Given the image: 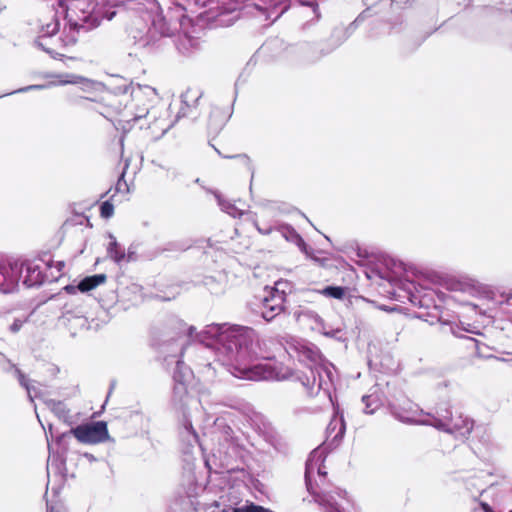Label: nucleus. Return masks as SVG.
I'll return each mask as SVG.
<instances>
[{"instance_id": "obj_5", "label": "nucleus", "mask_w": 512, "mask_h": 512, "mask_svg": "<svg viewBox=\"0 0 512 512\" xmlns=\"http://www.w3.org/2000/svg\"><path fill=\"white\" fill-rule=\"evenodd\" d=\"M432 426L465 438L471 433L473 429V421L467 417H463L462 415L451 418L449 420H446L445 416L439 415L438 418H433Z\"/></svg>"}, {"instance_id": "obj_13", "label": "nucleus", "mask_w": 512, "mask_h": 512, "mask_svg": "<svg viewBox=\"0 0 512 512\" xmlns=\"http://www.w3.org/2000/svg\"><path fill=\"white\" fill-rule=\"evenodd\" d=\"M111 239L108 247V256L115 262L120 263L125 259V252L120 249L114 236L110 235Z\"/></svg>"}, {"instance_id": "obj_8", "label": "nucleus", "mask_w": 512, "mask_h": 512, "mask_svg": "<svg viewBox=\"0 0 512 512\" xmlns=\"http://www.w3.org/2000/svg\"><path fill=\"white\" fill-rule=\"evenodd\" d=\"M337 497L344 498V494L321 492L314 495V500L324 512H343Z\"/></svg>"}, {"instance_id": "obj_23", "label": "nucleus", "mask_w": 512, "mask_h": 512, "mask_svg": "<svg viewBox=\"0 0 512 512\" xmlns=\"http://www.w3.org/2000/svg\"><path fill=\"white\" fill-rule=\"evenodd\" d=\"M297 239H298V242H299V246L301 247L302 251L307 253V250H306V245L305 243L303 242V240L297 235Z\"/></svg>"}, {"instance_id": "obj_9", "label": "nucleus", "mask_w": 512, "mask_h": 512, "mask_svg": "<svg viewBox=\"0 0 512 512\" xmlns=\"http://www.w3.org/2000/svg\"><path fill=\"white\" fill-rule=\"evenodd\" d=\"M148 114V108L146 106H137L135 103H130L125 106V109L121 112V118L118 120V125L122 129H126L125 124H129L131 121H137L145 117Z\"/></svg>"}, {"instance_id": "obj_22", "label": "nucleus", "mask_w": 512, "mask_h": 512, "mask_svg": "<svg viewBox=\"0 0 512 512\" xmlns=\"http://www.w3.org/2000/svg\"><path fill=\"white\" fill-rule=\"evenodd\" d=\"M30 89H32V86H26L24 88H21V89H18V90H15L13 92H7V93H4V94H1L0 95V98L3 97V96H6V95H10V94H14V93H18V92H26V91H29Z\"/></svg>"}, {"instance_id": "obj_19", "label": "nucleus", "mask_w": 512, "mask_h": 512, "mask_svg": "<svg viewBox=\"0 0 512 512\" xmlns=\"http://www.w3.org/2000/svg\"><path fill=\"white\" fill-rule=\"evenodd\" d=\"M234 512H268L266 509L256 505H250L246 507L236 508Z\"/></svg>"}, {"instance_id": "obj_1", "label": "nucleus", "mask_w": 512, "mask_h": 512, "mask_svg": "<svg viewBox=\"0 0 512 512\" xmlns=\"http://www.w3.org/2000/svg\"><path fill=\"white\" fill-rule=\"evenodd\" d=\"M215 338L228 356L235 362L234 375L249 380H286L291 377L292 370L282 364L265 361L253 366H246L245 359L249 354V346L255 339V332L242 326L209 325L201 332V341Z\"/></svg>"}, {"instance_id": "obj_4", "label": "nucleus", "mask_w": 512, "mask_h": 512, "mask_svg": "<svg viewBox=\"0 0 512 512\" xmlns=\"http://www.w3.org/2000/svg\"><path fill=\"white\" fill-rule=\"evenodd\" d=\"M393 415L404 423L431 426L434 418L424 413L423 410L410 401H405L403 404L394 408Z\"/></svg>"}, {"instance_id": "obj_12", "label": "nucleus", "mask_w": 512, "mask_h": 512, "mask_svg": "<svg viewBox=\"0 0 512 512\" xmlns=\"http://www.w3.org/2000/svg\"><path fill=\"white\" fill-rule=\"evenodd\" d=\"M106 280V276L103 274L93 275L86 277L78 284V289L81 292H88L97 286L103 284Z\"/></svg>"}, {"instance_id": "obj_2", "label": "nucleus", "mask_w": 512, "mask_h": 512, "mask_svg": "<svg viewBox=\"0 0 512 512\" xmlns=\"http://www.w3.org/2000/svg\"><path fill=\"white\" fill-rule=\"evenodd\" d=\"M24 267L26 268V276L23 278L22 285L25 288L32 287L31 272L32 269L27 261L22 258H14L8 256H0V291L7 294L12 293L19 287Z\"/></svg>"}, {"instance_id": "obj_10", "label": "nucleus", "mask_w": 512, "mask_h": 512, "mask_svg": "<svg viewBox=\"0 0 512 512\" xmlns=\"http://www.w3.org/2000/svg\"><path fill=\"white\" fill-rule=\"evenodd\" d=\"M315 473L319 476H324L326 474L322 469V454L318 451L312 452L306 463L305 477L308 487H310L311 479Z\"/></svg>"}, {"instance_id": "obj_25", "label": "nucleus", "mask_w": 512, "mask_h": 512, "mask_svg": "<svg viewBox=\"0 0 512 512\" xmlns=\"http://www.w3.org/2000/svg\"><path fill=\"white\" fill-rule=\"evenodd\" d=\"M258 231L261 232V233H264V234H268L270 232V229H267V230H262L260 227H257Z\"/></svg>"}, {"instance_id": "obj_24", "label": "nucleus", "mask_w": 512, "mask_h": 512, "mask_svg": "<svg viewBox=\"0 0 512 512\" xmlns=\"http://www.w3.org/2000/svg\"><path fill=\"white\" fill-rule=\"evenodd\" d=\"M481 505H482L484 512H493V510L491 509V507L488 504L482 503Z\"/></svg>"}, {"instance_id": "obj_14", "label": "nucleus", "mask_w": 512, "mask_h": 512, "mask_svg": "<svg viewBox=\"0 0 512 512\" xmlns=\"http://www.w3.org/2000/svg\"><path fill=\"white\" fill-rule=\"evenodd\" d=\"M365 404V413L372 414L376 409H378L380 402L377 396L375 395H367L362 399Z\"/></svg>"}, {"instance_id": "obj_20", "label": "nucleus", "mask_w": 512, "mask_h": 512, "mask_svg": "<svg viewBox=\"0 0 512 512\" xmlns=\"http://www.w3.org/2000/svg\"><path fill=\"white\" fill-rule=\"evenodd\" d=\"M220 206L224 211H226L228 214L232 215L233 217L241 215V213L238 212V210L231 204L228 203H222L219 201Z\"/></svg>"}, {"instance_id": "obj_6", "label": "nucleus", "mask_w": 512, "mask_h": 512, "mask_svg": "<svg viewBox=\"0 0 512 512\" xmlns=\"http://www.w3.org/2000/svg\"><path fill=\"white\" fill-rule=\"evenodd\" d=\"M283 284L282 282H277L276 287L268 290L267 296L263 299L261 313L266 321H271L283 310L285 294L283 290H280V286Z\"/></svg>"}, {"instance_id": "obj_7", "label": "nucleus", "mask_w": 512, "mask_h": 512, "mask_svg": "<svg viewBox=\"0 0 512 512\" xmlns=\"http://www.w3.org/2000/svg\"><path fill=\"white\" fill-rule=\"evenodd\" d=\"M59 84H75L79 85L84 92H97L103 89V85L75 74H65L59 77Z\"/></svg>"}, {"instance_id": "obj_17", "label": "nucleus", "mask_w": 512, "mask_h": 512, "mask_svg": "<svg viewBox=\"0 0 512 512\" xmlns=\"http://www.w3.org/2000/svg\"><path fill=\"white\" fill-rule=\"evenodd\" d=\"M312 319L314 323L318 324L320 322L319 317L312 312H301L297 314V320L299 322H304L305 319Z\"/></svg>"}, {"instance_id": "obj_21", "label": "nucleus", "mask_w": 512, "mask_h": 512, "mask_svg": "<svg viewBox=\"0 0 512 512\" xmlns=\"http://www.w3.org/2000/svg\"><path fill=\"white\" fill-rule=\"evenodd\" d=\"M23 323H24V321H22L20 319H15L14 322L10 326L11 332H13V333L18 332L21 329V327L23 326Z\"/></svg>"}, {"instance_id": "obj_3", "label": "nucleus", "mask_w": 512, "mask_h": 512, "mask_svg": "<svg viewBox=\"0 0 512 512\" xmlns=\"http://www.w3.org/2000/svg\"><path fill=\"white\" fill-rule=\"evenodd\" d=\"M71 433L79 442L85 444H97L109 439L107 424L104 421L79 425L71 429Z\"/></svg>"}, {"instance_id": "obj_18", "label": "nucleus", "mask_w": 512, "mask_h": 512, "mask_svg": "<svg viewBox=\"0 0 512 512\" xmlns=\"http://www.w3.org/2000/svg\"><path fill=\"white\" fill-rule=\"evenodd\" d=\"M451 289L460 290L464 292H471L473 290V285L470 283H463L458 281L451 284Z\"/></svg>"}, {"instance_id": "obj_15", "label": "nucleus", "mask_w": 512, "mask_h": 512, "mask_svg": "<svg viewBox=\"0 0 512 512\" xmlns=\"http://www.w3.org/2000/svg\"><path fill=\"white\" fill-rule=\"evenodd\" d=\"M321 293L328 297L341 299L345 294V290L342 287H326Z\"/></svg>"}, {"instance_id": "obj_11", "label": "nucleus", "mask_w": 512, "mask_h": 512, "mask_svg": "<svg viewBox=\"0 0 512 512\" xmlns=\"http://www.w3.org/2000/svg\"><path fill=\"white\" fill-rule=\"evenodd\" d=\"M7 367H4V370L12 372V374L18 379L19 384L26 389L27 396L30 402H32V393L30 388V380L29 378L21 372L19 368H17L14 364H12L9 360L6 361Z\"/></svg>"}, {"instance_id": "obj_26", "label": "nucleus", "mask_w": 512, "mask_h": 512, "mask_svg": "<svg viewBox=\"0 0 512 512\" xmlns=\"http://www.w3.org/2000/svg\"><path fill=\"white\" fill-rule=\"evenodd\" d=\"M56 266H57V268H58V271H60V270H61V268H62L64 265H63V263H61V262H57V263H56Z\"/></svg>"}, {"instance_id": "obj_16", "label": "nucleus", "mask_w": 512, "mask_h": 512, "mask_svg": "<svg viewBox=\"0 0 512 512\" xmlns=\"http://www.w3.org/2000/svg\"><path fill=\"white\" fill-rule=\"evenodd\" d=\"M100 211H101V216L102 217L109 218L114 213V207H113V205L111 203L104 202L101 205Z\"/></svg>"}]
</instances>
